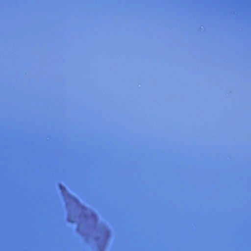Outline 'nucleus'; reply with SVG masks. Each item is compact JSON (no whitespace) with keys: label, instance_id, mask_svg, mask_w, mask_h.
I'll use <instances>...</instances> for the list:
<instances>
[{"label":"nucleus","instance_id":"obj_1","mask_svg":"<svg viewBox=\"0 0 251 251\" xmlns=\"http://www.w3.org/2000/svg\"><path fill=\"white\" fill-rule=\"evenodd\" d=\"M59 187H60V189H62L63 187H62V186L61 185H59Z\"/></svg>","mask_w":251,"mask_h":251}]
</instances>
